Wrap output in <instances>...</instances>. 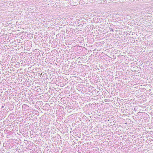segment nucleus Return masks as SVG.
<instances>
[{
  "label": "nucleus",
  "mask_w": 153,
  "mask_h": 153,
  "mask_svg": "<svg viewBox=\"0 0 153 153\" xmlns=\"http://www.w3.org/2000/svg\"><path fill=\"white\" fill-rule=\"evenodd\" d=\"M81 1V0H80V1H79V4H80V2Z\"/></svg>",
  "instance_id": "obj_1"
}]
</instances>
